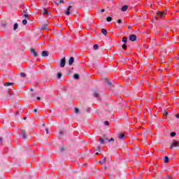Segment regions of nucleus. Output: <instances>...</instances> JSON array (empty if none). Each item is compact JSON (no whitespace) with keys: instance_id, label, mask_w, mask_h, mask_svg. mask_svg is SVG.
I'll list each match as a JSON object with an SVG mask.
<instances>
[{"instance_id":"nucleus-1","label":"nucleus","mask_w":179,"mask_h":179,"mask_svg":"<svg viewBox=\"0 0 179 179\" xmlns=\"http://www.w3.org/2000/svg\"><path fill=\"white\" fill-rule=\"evenodd\" d=\"M20 135H22V137L24 139H27V138L29 136V131H26L25 130H22Z\"/></svg>"},{"instance_id":"nucleus-2","label":"nucleus","mask_w":179,"mask_h":179,"mask_svg":"<svg viewBox=\"0 0 179 179\" xmlns=\"http://www.w3.org/2000/svg\"><path fill=\"white\" fill-rule=\"evenodd\" d=\"M117 138L120 141H124V139H125V134L122 132H120L117 135Z\"/></svg>"},{"instance_id":"nucleus-3","label":"nucleus","mask_w":179,"mask_h":179,"mask_svg":"<svg viewBox=\"0 0 179 179\" xmlns=\"http://www.w3.org/2000/svg\"><path fill=\"white\" fill-rule=\"evenodd\" d=\"M71 9H72V6H69L64 13V15H66V16H69V15H71Z\"/></svg>"},{"instance_id":"nucleus-4","label":"nucleus","mask_w":179,"mask_h":179,"mask_svg":"<svg viewBox=\"0 0 179 179\" xmlns=\"http://www.w3.org/2000/svg\"><path fill=\"white\" fill-rule=\"evenodd\" d=\"M66 62V58L64 57L60 62V67L65 68V64Z\"/></svg>"},{"instance_id":"nucleus-5","label":"nucleus","mask_w":179,"mask_h":179,"mask_svg":"<svg viewBox=\"0 0 179 179\" xmlns=\"http://www.w3.org/2000/svg\"><path fill=\"white\" fill-rule=\"evenodd\" d=\"M30 52L31 55H34V57H38V54H37V52L36 51V49L34 48H31Z\"/></svg>"},{"instance_id":"nucleus-6","label":"nucleus","mask_w":179,"mask_h":179,"mask_svg":"<svg viewBox=\"0 0 179 179\" xmlns=\"http://www.w3.org/2000/svg\"><path fill=\"white\" fill-rule=\"evenodd\" d=\"M136 35L135 34H131L129 36V39L130 40V41H136Z\"/></svg>"},{"instance_id":"nucleus-7","label":"nucleus","mask_w":179,"mask_h":179,"mask_svg":"<svg viewBox=\"0 0 179 179\" xmlns=\"http://www.w3.org/2000/svg\"><path fill=\"white\" fill-rule=\"evenodd\" d=\"M27 10H29L26 9L25 10L23 11V16L26 19H27L29 17V14L27 13Z\"/></svg>"},{"instance_id":"nucleus-8","label":"nucleus","mask_w":179,"mask_h":179,"mask_svg":"<svg viewBox=\"0 0 179 179\" xmlns=\"http://www.w3.org/2000/svg\"><path fill=\"white\" fill-rule=\"evenodd\" d=\"M157 16H161L162 17H164V16H166V13H164V12H159L158 11L157 13Z\"/></svg>"},{"instance_id":"nucleus-9","label":"nucleus","mask_w":179,"mask_h":179,"mask_svg":"<svg viewBox=\"0 0 179 179\" xmlns=\"http://www.w3.org/2000/svg\"><path fill=\"white\" fill-rule=\"evenodd\" d=\"M75 61V58H73V57H71L69 60V65H72L73 64Z\"/></svg>"},{"instance_id":"nucleus-10","label":"nucleus","mask_w":179,"mask_h":179,"mask_svg":"<svg viewBox=\"0 0 179 179\" xmlns=\"http://www.w3.org/2000/svg\"><path fill=\"white\" fill-rule=\"evenodd\" d=\"M106 162H107V157H105L103 159H101L99 162V164L103 165V164H105Z\"/></svg>"},{"instance_id":"nucleus-11","label":"nucleus","mask_w":179,"mask_h":179,"mask_svg":"<svg viewBox=\"0 0 179 179\" xmlns=\"http://www.w3.org/2000/svg\"><path fill=\"white\" fill-rule=\"evenodd\" d=\"M99 142L101 145H106V139H104L103 138H100Z\"/></svg>"},{"instance_id":"nucleus-12","label":"nucleus","mask_w":179,"mask_h":179,"mask_svg":"<svg viewBox=\"0 0 179 179\" xmlns=\"http://www.w3.org/2000/svg\"><path fill=\"white\" fill-rule=\"evenodd\" d=\"M127 9H128V6L124 5L122 7L121 10L122 12H127Z\"/></svg>"},{"instance_id":"nucleus-13","label":"nucleus","mask_w":179,"mask_h":179,"mask_svg":"<svg viewBox=\"0 0 179 179\" xmlns=\"http://www.w3.org/2000/svg\"><path fill=\"white\" fill-rule=\"evenodd\" d=\"M15 85V83H4V86H6V87H8V86H13Z\"/></svg>"},{"instance_id":"nucleus-14","label":"nucleus","mask_w":179,"mask_h":179,"mask_svg":"<svg viewBox=\"0 0 179 179\" xmlns=\"http://www.w3.org/2000/svg\"><path fill=\"white\" fill-rule=\"evenodd\" d=\"M42 57H48V52L43 51L41 53Z\"/></svg>"},{"instance_id":"nucleus-15","label":"nucleus","mask_w":179,"mask_h":179,"mask_svg":"<svg viewBox=\"0 0 179 179\" xmlns=\"http://www.w3.org/2000/svg\"><path fill=\"white\" fill-rule=\"evenodd\" d=\"M171 145L175 147V148H177L178 146V142H177V141H174Z\"/></svg>"},{"instance_id":"nucleus-16","label":"nucleus","mask_w":179,"mask_h":179,"mask_svg":"<svg viewBox=\"0 0 179 179\" xmlns=\"http://www.w3.org/2000/svg\"><path fill=\"white\" fill-rule=\"evenodd\" d=\"M101 31L102 34H103L104 36H107V30L106 29H101Z\"/></svg>"},{"instance_id":"nucleus-17","label":"nucleus","mask_w":179,"mask_h":179,"mask_svg":"<svg viewBox=\"0 0 179 179\" xmlns=\"http://www.w3.org/2000/svg\"><path fill=\"white\" fill-rule=\"evenodd\" d=\"M170 162V159H169V157L166 156L164 158V163H169Z\"/></svg>"},{"instance_id":"nucleus-18","label":"nucleus","mask_w":179,"mask_h":179,"mask_svg":"<svg viewBox=\"0 0 179 179\" xmlns=\"http://www.w3.org/2000/svg\"><path fill=\"white\" fill-rule=\"evenodd\" d=\"M127 41H128V37L127 36L123 37L122 42L124 43V44H127Z\"/></svg>"},{"instance_id":"nucleus-19","label":"nucleus","mask_w":179,"mask_h":179,"mask_svg":"<svg viewBox=\"0 0 179 179\" xmlns=\"http://www.w3.org/2000/svg\"><path fill=\"white\" fill-rule=\"evenodd\" d=\"M17 27H19V24H17V23H15L13 30H17Z\"/></svg>"},{"instance_id":"nucleus-20","label":"nucleus","mask_w":179,"mask_h":179,"mask_svg":"<svg viewBox=\"0 0 179 179\" xmlns=\"http://www.w3.org/2000/svg\"><path fill=\"white\" fill-rule=\"evenodd\" d=\"M42 13H43V15H48V10L47 9H44V10H43V11H42Z\"/></svg>"},{"instance_id":"nucleus-21","label":"nucleus","mask_w":179,"mask_h":179,"mask_svg":"<svg viewBox=\"0 0 179 179\" xmlns=\"http://www.w3.org/2000/svg\"><path fill=\"white\" fill-rule=\"evenodd\" d=\"M105 81L108 83V85L109 86H111L112 83L111 82H110V80H108V78H105Z\"/></svg>"},{"instance_id":"nucleus-22","label":"nucleus","mask_w":179,"mask_h":179,"mask_svg":"<svg viewBox=\"0 0 179 179\" xmlns=\"http://www.w3.org/2000/svg\"><path fill=\"white\" fill-rule=\"evenodd\" d=\"M73 78H74V79H76V80L79 79V74L75 73V74L73 75Z\"/></svg>"},{"instance_id":"nucleus-23","label":"nucleus","mask_w":179,"mask_h":179,"mask_svg":"<svg viewBox=\"0 0 179 179\" xmlns=\"http://www.w3.org/2000/svg\"><path fill=\"white\" fill-rule=\"evenodd\" d=\"M47 27H48V25L47 24H44L43 26L42 29L43 30H47Z\"/></svg>"},{"instance_id":"nucleus-24","label":"nucleus","mask_w":179,"mask_h":179,"mask_svg":"<svg viewBox=\"0 0 179 179\" xmlns=\"http://www.w3.org/2000/svg\"><path fill=\"white\" fill-rule=\"evenodd\" d=\"M62 77V73H57V79H61Z\"/></svg>"},{"instance_id":"nucleus-25","label":"nucleus","mask_w":179,"mask_h":179,"mask_svg":"<svg viewBox=\"0 0 179 179\" xmlns=\"http://www.w3.org/2000/svg\"><path fill=\"white\" fill-rule=\"evenodd\" d=\"M99 96H100V94H99V92H95L94 94V96L99 97Z\"/></svg>"},{"instance_id":"nucleus-26","label":"nucleus","mask_w":179,"mask_h":179,"mask_svg":"<svg viewBox=\"0 0 179 179\" xmlns=\"http://www.w3.org/2000/svg\"><path fill=\"white\" fill-rule=\"evenodd\" d=\"M111 20H113V17H108L106 18V21H108V22H111Z\"/></svg>"},{"instance_id":"nucleus-27","label":"nucleus","mask_w":179,"mask_h":179,"mask_svg":"<svg viewBox=\"0 0 179 179\" xmlns=\"http://www.w3.org/2000/svg\"><path fill=\"white\" fill-rule=\"evenodd\" d=\"M21 78H26V73H20Z\"/></svg>"},{"instance_id":"nucleus-28","label":"nucleus","mask_w":179,"mask_h":179,"mask_svg":"<svg viewBox=\"0 0 179 179\" xmlns=\"http://www.w3.org/2000/svg\"><path fill=\"white\" fill-rule=\"evenodd\" d=\"M99 49V45L95 44L94 45V50H98Z\"/></svg>"},{"instance_id":"nucleus-29","label":"nucleus","mask_w":179,"mask_h":179,"mask_svg":"<svg viewBox=\"0 0 179 179\" xmlns=\"http://www.w3.org/2000/svg\"><path fill=\"white\" fill-rule=\"evenodd\" d=\"M22 24H23L24 25L27 24V20H22Z\"/></svg>"},{"instance_id":"nucleus-30","label":"nucleus","mask_w":179,"mask_h":179,"mask_svg":"<svg viewBox=\"0 0 179 179\" xmlns=\"http://www.w3.org/2000/svg\"><path fill=\"white\" fill-rule=\"evenodd\" d=\"M122 48L123 50H127V44H123V45H122Z\"/></svg>"},{"instance_id":"nucleus-31","label":"nucleus","mask_w":179,"mask_h":179,"mask_svg":"<svg viewBox=\"0 0 179 179\" xmlns=\"http://www.w3.org/2000/svg\"><path fill=\"white\" fill-rule=\"evenodd\" d=\"M75 113H76V114H79V108H75Z\"/></svg>"},{"instance_id":"nucleus-32","label":"nucleus","mask_w":179,"mask_h":179,"mask_svg":"<svg viewBox=\"0 0 179 179\" xmlns=\"http://www.w3.org/2000/svg\"><path fill=\"white\" fill-rule=\"evenodd\" d=\"M122 23V20L119 19V20H117V24H121Z\"/></svg>"},{"instance_id":"nucleus-33","label":"nucleus","mask_w":179,"mask_h":179,"mask_svg":"<svg viewBox=\"0 0 179 179\" xmlns=\"http://www.w3.org/2000/svg\"><path fill=\"white\" fill-rule=\"evenodd\" d=\"M103 138H104L105 141H109L108 137H107L106 135H103Z\"/></svg>"},{"instance_id":"nucleus-34","label":"nucleus","mask_w":179,"mask_h":179,"mask_svg":"<svg viewBox=\"0 0 179 179\" xmlns=\"http://www.w3.org/2000/svg\"><path fill=\"white\" fill-rule=\"evenodd\" d=\"M61 152H65V147H62L60 148Z\"/></svg>"},{"instance_id":"nucleus-35","label":"nucleus","mask_w":179,"mask_h":179,"mask_svg":"<svg viewBox=\"0 0 179 179\" xmlns=\"http://www.w3.org/2000/svg\"><path fill=\"white\" fill-rule=\"evenodd\" d=\"M104 124H105V125H110V122H108V121H105L104 122Z\"/></svg>"},{"instance_id":"nucleus-36","label":"nucleus","mask_w":179,"mask_h":179,"mask_svg":"<svg viewBox=\"0 0 179 179\" xmlns=\"http://www.w3.org/2000/svg\"><path fill=\"white\" fill-rule=\"evenodd\" d=\"M176 136V132H171V136L173 137Z\"/></svg>"},{"instance_id":"nucleus-37","label":"nucleus","mask_w":179,"mask_h":179,"mask_svg":"<svg viewBox=\"0 0 179 179\" xmlns=\"http://www.w3.org/2000/svg\"><path fill=\"white\" fill-rule=\"evenodd\" d=\"M108 142H114V138H111L108 141Z\"/></svg>"},{"instance_id":"nucleus-38","label":"nucleus","mask_w":179,"mask_h":179,"mask_svg":"<svg viewBox=\"0 0 179 179\" xmlns=\"http://www.w3.org/2000/svg\"><path fill=\"white\" fill-rule=\"evenodd\" d=\"M122 26H125L127 23L125 22V21H122Z\"/></svg>"},{"instance_id":"nucleus-39","label":"nucleus","mask_w":179,"mask_h":179,"mask_svg":"<svg viewBox=\"0 0 179 179\" xmlns=\"http://www.w3.org/2000/svg\"><path fill=\"white\" fill-rule=\"evenodd\" d=\"M45 132H46L47 134H50V131H48V128L45 129Z\"/></svg>"},{"instance_id":"nucleus-40","label":"nucleus","mask_w":179,"mask_h":179,"mask_svg":"<svg viewBox=\"0 0 179 179\" xmlns=\"http://www.w3.org/2000/svg\"><path fill=\"white\" fill-rule=\"evenodd\" d=\"M64 0H59V3H64Z\"/></svg>"},{"instance_id":"nucleus-41","label":"nucleus","mask_w":179,"mask_h":179,"mask_svg":"<svg viewBox=\"0 0 179 179\" xmlns=\"http://www.w3.org/2000/svg\"><path fill=\"white\" fill-rule=\"evenodd\" d=\"M164 113H165V115H167L169 114V112L166 110H164Z\"/></svg>"},{"instance_id":"nucleus-42","label":"nucleus","mask_w":179,"mask_h":179,"mask_svg":"<svg viewBox=\"0 0 179 179\" xmlns=\"http://www.w3.org/2000/svg\"><path fill=\"white\" fill-rule=\"evenodd\" d=\"M96 149H97V150H99V152H100V149H101V148H100V146H98V147L96 148Z\"/></svg>"},{"instance_id":"nucleus-43","label":"nucleus","mask_w":179,"mask_h":179,"mask_svg":"<svg viewBox=\"0 0 179 179\" xmlns=\"http://www.w3.org/2000/svg\"><path fill=\"white\" fill-rule=\"evenodd\" d=\"M59 134H60V135H64V131H61L59 132Z\"/></svg>"},{"instance_id":"nucleus-44","label":"nucleus","mask_w":179,"mask_h":179,"mask_svg":"<svg viewBox=\"0 0 179 179\" xmlns=\"http://www.w3.org/2000/svg\"><path fill=\"white\" fill-rule=\"evenodd\" d=\"M2 144V138L0 137V145Z\"/></svg>"},{"instance_id":"nucleus-45","label":"nucleus","mask_w":179,"mask_h":179,"mask_svg":"<svg viewBox=\"0 0 179 179\" xmlns=\"http://www.w3.org/2000/svg\"><path fill=\"white\" fill-rule=\"evenodd\" d=\"M36 99H38V100H41V98L40 96H37V97H36Z\"/></svg>"},{"instance_id":"nucleus-46","label":"nucleus","mask_w":179,"mask_h":179,"mask_svg":"<svg viewBox=\"0 0 179 179\" xmlns=\"http://www.w3.org/2000/svg\"><path fill=\"white\" fill-rule=\"evenodd\" d=\"M169 148H170V149H173V148H174V146L171 144V146Z\"/></svg>"},{"instance_id":"nucleus-47","label":"nucleus","mask_w":179,"mask_h":179,"mask_svg":"<svg viewBox=\"0 0 179 179\" xmlns=\"http://www.w3.org/2000/svg\"><path fill=\"white\" fill-rule=\"evenodd\" d=\"M105 10H104V8H102V9L101 10V12H105Z\"/></svg>"},{"instance_id":"nucleus-48","label":"nucleus","mask_w":179,"mask_h":179,"mask_svg":"<svg viewBox=\"0 0 179 179\" xmlns=\"http://www.w3.org/2000/svg\"><path fill=\"white\" fill-rule=\"evenodd\" d=\"M176 118H179V113L178 115H176Z\"/></svg>"},{"instance_id":"nucleus-49","label":"nucleus","mask_w":179,"mask_h":179,"mask_svg":"<svg viewBox=\"0 0 179 179\" xmlns=\"http://www.w3.org/2000/svg\"><path fill=\"white\" fill-rule=\"evenodd\" d=\"M34 113H37V109H34Z\"/></svg>"},{"instance_id":"nucleus-50","label":"nucleus","mask_w":179,"mask_h":179,"mask_svg":"<svg viewBox=\"0 0 179 179\" xmlns=\"http://www.w3.org/2000/svg\"><path fill=\"white\" fill-rule=\"evenodd\" d=\"M34 90H33V88L30 89V92H34Z\"/></svg>"},{"instance_id":"nucleus-51","label":"nucleus","mask_w":179,"mask_h":179,"mask_svg":"<svg viewBox=\"0 0 179 179\" xmlns=\"http://www.w3.org/2000/svg\"><path fill=\"white\" fill-rule=\"evenodd\" d=\"M128 29H131V26H129V27H128Z\"/></svg>"},{"instance_id":"nucleus-52","label":"nucleus","mask_w":179,"mask_h":179,"mask_svg":"<svg viewBox=\"0 0 179 179\" xmlns=\"http://www.w3.org/2000/svg\"><path fill=\"white\" fill-rule=\"evenodd\" d=\"M24 120H27V117H24Z\"/></svg>"},{"instance_id":"nucleus-53","label":"nucleus","mask_w":179,"mask_h":179,"mask_svg":"<svg viewBox=\"0 0 179 179\" xmlns=\"http://www.w3.org/2000/svg\"><path fill=\"white\" fill-rule=\"evenodd\" d=\"M50 113H52V110H50Z\"/></svg>"},{"instance_id":"nucleus-54","label":"nucleus","mask_w":179,"mask_h":179,"mask_svg":"<svg viewBox=\"0 0 179 179\" xmlns=\"http://www.w3.org/2000/svg\"><path fill=\"white\" fill-rule=\"evenodd\" d=\"M95 155H99V152H96Z\"/></svg>"},{"instance_id":"nucleus-55","label":"nucleus","mask_w":179,"mask_h":179,"mask_svg":"<svg viewBox=\"0 0 179 179\" xmlns=\"http://www.w3.org/2000/svg\"><path fill=\"white\" fill-rule=\"evenodd\" d=\"M56 5H58V3H56Z\"/></svg>"},{"instance_id":"nucleus-56","label":"nucleus","mask_w":179,"mask_h":179,"mask_svg":"<svg viewBox=\"0 0 179 179\" xmlns=\"http://www.w3.org/2000/svg\"><path fill=\"white\" fill-rule=\"evenodd\" d=\"M150 8H152V5H150Z\"/></svg>"}]
</instances>
